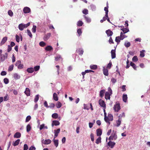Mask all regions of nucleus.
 Instances as JSON below:
<instances>
[{
  "instance_id": "c9c22d12",
  "label": "nucleus",
  "mask_w": 150,
  "mask_h": 150,
  "mask_svg": "<svg viewBox=\"0 0 150 150\" xmlns=\"http://www.w3.org/2000/svg\"><path fill=\"white\" fill-rule=\"evenodd\" d=\"M145 51V50H142V51L140 52V56L141 57H143L144 56V52Z\"/></svg>"
},
{
  "instance_id": "f3484780",
  "label": "nucleus",
  "mask_w": 150,
  "mask_h": 150,
  "mask_svg": "<svg viewBox=\"0 0 150 150\" xmlns=\"http://www.w3.org/2000/svg\"><path fill=\"white\" fill-rule=\"evenodd\" d=\"M24 93L27 95V96H30V91L29 88H26V90L25 91Z\"/></svg>"
},
{
  "instance_id": "f8f14e48",
  "label": "nucleus",
  "mask_w": 150,
  "mask_h": 150,
  "mask_svg": "<svg viewBox=\"0 0 150 150\" xmlns=\"http://www.w3.org/2000/svg\"><path fill=\"white\" fill-rule=\"evenodd\" d=\"M25 28V27L23 23L20 24L18 25V28L20 30H23Z\"/></svg>"
},
{
  "instance_id": "aec40b11",
  "label": "nucleus",
  "mask_w": 150,
  "mask_h": 150,
  "mask_svg": "<svg viewBox=\"0 0 150 150\" xmlns=\"http://www.w3.org/2000/svg\"><path fill=\"white\" fill-rule=\"evenodd\" d=\"M122 119H119L117 120H116V126L117 127H119L121 124V122Z\"/></svg>"
},
{
  "instance_id": "4d7b16f0",
  "label": "nucleus",
  "mask_w": 150,
  "mask_h": 150,
  "mask_svg": "<svg viewBox=\"0 0 150 150\" xmlns=\"http://www.w3.org/2000/svg\"><path fill=\"white\" fill-rule=\"evenodd\" d=\"M132 60L133 61L135 62L138 61V59L137 56H134L132 59Z\"/></svg>"
},
{
  "instance_id": "9d476101",
  "label": "nucleus",
  "mask_w": 150,
  "mask_h": 150,
  "mask_svg": "<svg viewBox=\"0 0 150 150\" xmlns=\"http://www.w3.org/2000/svg\"><path fill=\"white\" fill-rule=\"evenodd\" d=\"M8 57V54L7 53H6L4 55H3L1 57V61H4L6 58H7Z\"/></svg>"
},
{
  "instance_id": "6e6d98bb",
  "label": "nucleus",
  "mask_w": 150,
  "mask_h": 150,
  "mask_svg": "<svg viewBox=\"0 0 150 150\" xmlns=\"http://www.w3.org/2000/svg\"><path fill=\"white\" fill-rule=\"evenodd\" d=\"M31 117L29 115L27 116L26 118L25 122H28L31 119Z\"/></svg>"
},
{
  "instance_id": "a878e982",
  "label": "nucleus",
  "mask_w": 150,
  "mask_h": 150,
  "mask_svg": "<svg viewBox=\"0 0 150 150\" xmlns=\"http://www.w3.org/2000/svg\"><path fill=\"white\" fill-rule=\"evenodd\" d=\"M53 99L56 101H57L58 100V98L57 97V94L56 93H54L53 94Z\"/></svg>"
},
{
  "instance_id": "052dcab7",
  "label": "nucleus",
  "mask_w": 150,
  "mask_h": 150,
  "mask_svg": "<svg viewBox=\"0 0 150 150\" xmlns=\"http://www.w3.org/2000/svg\"><path fill=\"white\" fill-rule=\"evenodd\" d=\"M130 43L129 42H128L127 43H125V46L127 47H129L130 46Z\"/></svg>"
},
{
  "instance_id": "cd10ccee",
  "label": "nucleus",
  "mask_w": 150,
  "mask_h": 150,
  "mask_svg": "<svg viewBox=\"0 0 150 150\" xmlns=\"http://www.w3.org/2000/svg\"><path fill=\"white\" fill-rule=\"evenodd\" d=\"M108 117L109 121H112L113 120V116L111 114H108Z\"/></svg>"
},
{
  "instance_id": "412c9836",
  "label": "nucleus",
  "mask_w": 150,
  "mask_h": 150,
  "mask_svg": "<svg viewBox=\"0 0 150 150\" xmlns=\"http://www.w3.org/2000/svg\"><path fill=\"white\" fill-rule=\"evenodd\" d=\"M53 49L52 47L50 45L47 46L45 48V50L47 51H51Z\"/></svg>"
},
{
  "instance_id": "0e129e2a",
  "label": "nucleus",
  "mask_w": 150,
  "mask_h": 150,
  "mask_svg": "<svg viewBox=\"0 0 150 150\" xmlns=\"http://www.w3.org/2000/svg\"><path fill=\"white\" fill-rule=\"evenodd\" d=\"M112 65V64L111 62H110L107 65V68L109 69H110Z\"/></svg>"
},
{
  "instance_id": "393cba45",
  "label": "nucleus",
  "mask_w": 150,
  "mask_h": 150,
  "mask_svg": "<svg viewBox=\"0 0 150 150\" xmlns=\"http://www.w3.org/2000/svg\"><path fill=\"white\" fill-rule=\"evenodd\" d=\"M13 77L15 79L17 80L19 79L20 76L17 73H15L13 75Z\"/></svg>"
},
{
  "instance_id": "6e6552de",
  "label": "nucleus",
  "mask_w": 150,
  "mask_h": 150,
  "mask_svg": "<svg viewBox=\"0 0 150 150\" xmlns=\"http://www.w3.org/2000/svg\"><path fill=\"white\" fill-rule=\"evenodd\" d=\"M111 94L109 92H106L105 94V98L106 100H110V96Z\"/></svg>"
},
{
  "instance_id": "f704fd0d",
  "label": "nucleus",
  "mask_w": 150,
  "mask_h": 150,
  "mask_svg": "<svg viewBox=\"0 0 150 150\" xmlns=\"http://www.w3.org/2000/svg\"><path fill=\"white\" fill-rule=\"evenodd\" d=\"M125 35L123 34V33L121 32L120 33V35L119 36L120 39L121 40H123L125 37H124Z\"/></svg>"
},
{
  "instance_id": "e433bc0d",
  "label": "nucleus",
  "mask_w": 150,
  "mask_h": 150,
  "mask_svg": "<svg viewBox=\"0 0 150 150\" xmlns=\"http://www.w3.org/2000/svg\"><path fill=\"white\" fill-rule=\"evenodd\" d=\"M121 40L120 39V37L118 36L116 37L115 41L116 42H117V44L120 43Z\"/></svg>"
},
{
  "instance_id": "bf43d9fd",
  "label": "nucleus",
  "mask_w": 150,
  "mask_h": 150,
  "mask_svg": "<svg viewBox=\"0 0 150 150\" xmlns=\"http://www.w3.org/2000/svg\"><path fill=\"white\" fill-rule=\"evenodd\" d=\"M16 41L17 42H19V41H20L19 37L17 35H16Z\"/></svg>"
},
{
  "instance_id": "49530a36",
  "label": "nucleus",
  "mask_w": 150,
  "mask_h": 150,
  "mask_svg": "<svg viewBox=\"0 0 150 150\" xmlns=\"http://www.w3.org/2000/svg\"><path fill=\"white\" fill-rule=\"evenodd\" d=\"M79 55H82L83 52V50L81 49H79Z\"/></svg>"
},
{
  "instance_id": "13d9d810",
  "label": "nucleus",
  "mask_w": 150,
  "mask_h": 150,
  "mask_svg": "<svg viewBox=\"0 0 150 150\" xmlns=\"http://www.w3.org/2000/svg\"><path fill=\"white\" fill-rule=\"evenodd\" d=\"M17 67L19 69H22L23 67V65L21 63L19 65H18Z\"/></svg>"
},
{
  "instance_id": "423d86ee",
  "label": "nucleus",
  "mask_w": 150,
  "mask_h": 150,
  "mask_svg": "<svg viewBox=\"0 0 150 150\" xmlns=\"http://www.w3.org/2000/svg\"><path fill=\"white\" fill-rule=\"evenodd\" d=\"M51 35V34L50 33H48L45 34L44 37V40L45 41L47 40L50 38Z\"/></svg>"
},
{
  "instance_id": "9b49d317",
  "label": "nucleus",
  "mask_w": 150,
  "mask_h": 150,
  "mask_svg": "<svg viewBox=\"0 0 150 150\" xmlns=\"http://www.w3.org/2000/svg\"><path fill=\"white\" fill-rule=\"evenodd\" d=\"M7 38H8L7 37H5L3 38L0 43V45H3L5 43V42L7 41Z\"/></svg>"
},
{
  "instance_id": "dca6fc26",
  "label": "nucleus",
  "mask_w": 150,
  "mask_h": 150,
  "mask_svg": "<svg viewBox=\"0 0 150 150\" xmlns=\"http://www.w3.org/2000/svg\"><path fill=\"white\" fill-rule=\"evenodd\" d=\"M51 142V141L50 139H45L42 143L44 144H50Z\"/></svg>"
},
{
  "instance_id": "c756f323",
  "label": "nucleus",
  "mask_w": 150,
  "mask_h": 150,
  "mask_svg": "<svg viewBox=\"0 0 150 150\" xmlns=\"http://www.w3.org/2000/svg\"><path fill=\"white\" fill-rule=\"evenodd\" d=\"M105 92V90H102L100 91V96L102 98Z\"/></svg>"
},
{
  "instance_id": "7c9ffc66",
  "label": "nucleus",
  "mask_w": 150,
  "mask_h": 150,
  "mask_svg": "<svg viewBox=\"0 0 150 150\" xmlns=\"http://www.w3.org/2000/svg\"><path fill=\"white\" fill-rule=\"evenodd\" d=\"M127 96L126 94L125 95L124 94L122 96V99L123 101L125 102H126L127 101Z\"/></svg>"
},
{
  "instance_id": "20e7f679",
  "label": "nucleus",
  "mask_w": 150,
  "mask_h": 150,
  "mask_svg": "<svg viewBox=\"0 0 150 150\" xmlns=\"http://www.w3.org/2000/svg\"><path fill=\"white\" fill-rule=\"evenodd\" d=\"M99 105L102 107H106V104L105 103L104 101L100 99L99 100Z\"/></svg>"
},
{
  "instance_id": "39448f33",
  "label": "nucleus",
  "mask_w": 150,
  "mask_h": 150,
  "mask_svg": "<svg viewBox=\"0 0 150 150\" xmlns=\"http://www.w3.org/2000/svg\"><path fill=\"white\" fill-rule=\"evenodd\" d=\"M23 11L25 13H29L30 12V8L28 7H25L23 9Z\"/></svg>"
},
{
  "instance_id": "603ef678",
  "label": "nucleus",
  "mask_w": 150,
  "mask_h": 150,
  "mask_svg": "<svg viewBox=\"0 0 150 150\" xmlns=\"http://www.w3.org/2000/svg\"><path fill=\"white\" fill-rule=\"evenodd\" d=\"M8 15L11 17L13 16V13L11 10H9L8 11Z\"/></svg>"
},
{
  "instance_id": "a18cd8bd",
  "label": "nucleus",
  "mask_w": 150,
  "mask_h": 150,
  "mask_svg": "<svg viewBox=\"0 0 150 150\" xmlns=\"http://www.w3.org/2000/svg\"><path fill=\"white\" fill-rule=\"evenodd\" d=\"M39 95H36L35 96V97L34 99V102L35 103L37 102L38 101V100H39Z\"/></svg>"
},
{
  "instance_id": "ddd939ff",
  "label": "nucleus",
  "mask_w": 150,
  "mask_h": 150,
  "mask_svg": "<svg viewBox=\"0 0 150 150\" xmlns=\"http://www.w3.org/2000/svg\"><path fill=\"white\" fill-rule=\"evenodd\" d=\"M106 33L107 34V36L108 37L112 36L113 34L112 32L110 30H106Z\"/></svg>"
},
{
  "instance_id": "c85d7f7f",
  "label": "nucleus",
  "mask_w": 150,
  "mask_h": 150,
  "mask_svg": "<svg viewBox=\"0 0 150 150\" xmlns=\"http://www.w3.org/2000/svg\"><path fill=\"white\" fill-rule=\"evenodd\" d=\"M98 67L96 65H91L90 66V68L93 70L96 69Z\"/></svg>"
},
{
  "instance_id": "6ab92c4d",
  "label": "nucleus",
  "mask_w": 150,
  "mask_h": 150,
  "mask_svg": "<svg viewBox=\"0 0 150 150\" xmlns=\"http://www.w3.org/2000/svg\"><path fill=\"white\" fill-rule=\"evenodd\" d=\"M103 74L105 75L108 76V70L107 69H103Z\"/></svg>"
},
{
  "instance_id": "774afa93",
  "label": "nucleus",
  "mask_w": 150,
  "mask_h": 150,
  "mask_svg": "<svg viewBox=\"0 0 150 150\" xmlns=\"http://www.w3.org/2000/svg\"><path fill=\"white\" fill-rule=\"evenodd\" d=\"M28 149V146L27 144H25L24 145L23 150H27Z\"/></svg>"
},
{
  "instance_id": "864d4df0",
  "label": "nucleus",
  "mask_w": 150,
  "mask_h": 150,
  "mask_svg": "<svg viewBox=\"0 0 150 150\" xmlns=\"http://www.w3.org/2000/svg\"><path fill=\"white\" fill-rule=\"evenodd\" d=\"M36 26L35 25H34L32 28V32L33 33H35L36 31Z\"/></svg>"
},
{
  "instance_id": "0eeeda50",
  "label": "nucleus",
  "mask_w": 150,
  "mask_h": 150,
  "mask_svg": "<svg viewBox=\"0 0 150 150\" xmlns=\"http://www.w3.org/2000/svg\"><path fill=\"white\" fill-rule=\"evenodd\" d=\"M55 60L56 61H61L62 60V58L59 55H57L55 57Z\"/></svg>"
},
{
  "instance_id": "bb28decb",
  "label": "nucleus",
  "mask_w": 150,
  "mask_h": 150,
  "mask_svg": "<svg viewBox=\"0 0 150 150\" xmlns=\"http://www.w3.org/2000/svg\"><path fill=\"white\" fill-rule=\"evenodd\" d=\"M20 141V140L19 139H17L15 142H13V145L14 146L18 145L19 144Z\"/></svg>"
},
{
  "instance_id": "8fccbe9b",
  "label": "nucleus",
  "mask_w": 150,
  "mask_h": 150,
  "mask_svg": "<svg viewBox=\"0 0 150 150\" xmlns=\"http://www.w3.org/2000/svg\"><path fill=\"white\" fill-rule=\"evenodd\" d=\"M77 32L78 34H79V36H80L82 33L81 29L80 28L78 29L77 30Z\"/></svg>"
},
{
  "instance_id": "1a4fd4ad",
  "label": "nucleus",
  "mask_w": 150,
  "mask_h": 150,
  "mask_svg": "<svg viewBox=\"0 0 150 150\" xmlns=\"http://www.w3.org/2000/svg\"><path fill=\"white\" fill-rule=\"evenodd\" d=\"M111 52L112 59L115 58L116 57L115 49V50H112Z\"/></svg>"
},
{
  "instance_id": "58836bf2",
  "label": "nucleus",
  "mask_w": 150,
  "mask_h": 150,
  "mask_svg": "<svg viewBox=\"0 0 150 150\" xmlns=\"http://www.w3.org/2000/svg\"><path fill=\"white\" fill-rule=\"evenodd\" d=\"M60 128H59L57 130H54V134L58 136V134L59 133V132H60Z\"/></svg>"
},
{
  "instance_id": "4468645a",
  "label": "nucleus",
  "mask_w": 150,
  "mask_h": 150,
  "mask_svg": "<svg viewBox=\"0 0 150 150\" xmlns=\"http://www.w3.org/2000/svg\"><path fill=\"white\" fill-rule=\"evenodd\" d=\"M102 133V130L100 129H98L96 130L97 135L98 136H100Z\"/></svg>"
},
{
  "instance_id": "3c124183",
  "label": "nucleus",
  "mask_w": 150,
  "mask_h": 150,
  "mask_svg": "<svg viewBox=\"0 0 150 150\" xmlns=\"http://www.w3.org/2000/svg\"><path fill=\"white\" fill-rule=\"evenodd\" d=\"M129 29H128L127 28H124V29H123V30H122L123 32V33H124V34H125L127 32H128L129 31Z\"/></svg>"
},
{
  "instance_id": "a211bd4d",
  "label": "nucleus",
  "mask_w": 150,
  "mask_h": 150,
  "mask_svg": "<svg viewBox=\"0 0 150 150\" xmlns=\"http://www.w3.org/2000/svg\"><path fill=\"white\" fill-rule=\"evenodd\" d=\"M60 123L58 121L54 120L52 121V125L53 126L54 125L55 126H57L59 125Z\"/></svg>"
},
{
  "instance_id": "4c0bfd02",
  "label": "nucleus",
  "mask_w": 150,
  "mask_h": 150,
  "mask_svg": "<svg viewBox=\"0 0 150 150\" xmlns=\"http://www.w3.org/2000/svg\"><path fill=\"white\" fill-rule=\"evenodd\" d=\"M27 131L28 132H29L31 130V127L30 125L28 124L26 127Z\"/></svg>"
},
{
  "instance_id": "c03bdc74",
  "label": "nucleus",
  "mask_w": 150,
  "mask_h": 150,
  "mask_svg": "<svg viewBox=\"0 0 150 150\" xmlns=\"http://www.w3.org/2000/svg\"><path fill=\"white\" fill-rule=\"evenodd\" d=\"M125 116V115L124 112H123L122 114H120L119 115L118 118L119 119H121L122 117H124Z\"/></svg>"
},
{
  "instance_id": "79ce46f5",
  "label": "nucleus",
  "mask_w": 150,
  "mask_h": 150,
  "mask_svg": "<svg viewBox=\"0 0 150 150\" xmlns=\"http://www.w3.org/2000/svg\"><path fill=\"white\" fill-rule=\"evenodd\" d=\"M39 45L41 47H43L46 45V44L43 41H41L39 43Z\"/></svg>"
},
{
  "instance_id": "f03ea898",
  "label": "nucleus",
  "mask_w": 150,
  "mask_h": 150,
  "mask_svg": "<svg viewBox=\"0 0 150 150\" xmlns=\"http://www.w3.org/2000/svg\"><path fill=\"white\" fill-rule=\"evenodd\" d=\"M114 108L115 112H118L120 109V104L119 103H117L115 105Z\"/></svg>"
},
{
  "instance_id": "37998d69",
  "label": "nucleus",
  "mask_w": 150,
  "mask_h": 150,
  "mask_svg": "<svg viewBox=\"0 0 150 150\" xmlns=\"http://www.w3.org/2000/svg\"><path fill=\"white\" fill-rule=\"evenodd\" d=\"M40 66L38 65V66H35L34 67V68H33V69H34V71L35 70V71H37L39 70V69H40Z\"/></svg>"
},
{
  "instance_id": "5fc2aeb1",
  "label": "nucleus",
  "mask_w": 150,
  "mask_h": 150,
  "mask_svg": "<svg viewBox=\"0 0 150 150\" xmlns=\"http://www.w3.org/2000/svg\"><path fill=\"white\" fill-rule=\"evenodd\" d=\"M83 13L84 14L86 15L88 13V11L86 9H84L83 11Z\"/></svg>"
},
{
  "instance_id": "de8ad7c7",
  "label": "nucleus",
  "mask_w": 150,
  "mask_h": 150,
  "mask_svg": "<svg viewBox=\"0 0 150 150\" xmlns=\"http://www.w3.org/2000/svg\"><path fill=\"white\" fill-rule=\"evenodd\" d=\"M13 69V65L11 64L9 66L8 68V70L9 71H12Z\"/></svg>"
},
{
  "instance_id": "a19ab883",
  "label": "nucleus",
  "mask_w": 150,
  "mask_h": 150,
  "mask_svg": "<svg viewBox=\"0 0 150 150\" xmlns=\"http://www.w3.org/2000/svg\"><path fill=\"white\" fill-rule=\"evenodd\" d=\"M101 142V138L100 137H99L96 140V144H98Z\"/></svg>"
},
{
  "instance_id": "69168bd1",
  "label": "nucleus",
  "mask_w": 150,
  "mask_h": 150,
  "mask_svg": "<svg viewBox=\"0 0 150 150\" xmlns=\"http://www.w3.org/2000/svg\"><path fill=\"white\" fill-rule=\"evenodd\" d=\"M55 106V105L53 103H50V105L49 106V108H54Z\"/></svg>"
},
{
  "instance_id": "4be33fe9",
  "label": "nucleus",
  "mask_w": 150,
  "mask_h": 150,
  "mask_svg": "<svg viewBox=\"0 0 150 150\" xmlns=\"http://www.w3.org/2000/svg\"><path fill=\"white\" fill-rule=\"evenodd\" d=\"M83 16L84 17L87 23H89L91 22V20L90 18L86 16L85 15H84Z\"/></svg>"
},
{
  "instance_id": "f257e3e1",
  "label": "nucleus",
  "mask_w": 150,
  "mask_h": 150,
  "mask_svg": "<svg viewBox=\"0 0 150 150\" xmlns=\"http://www.w3.org/2000/svg\"><path fill=\"white\" fill-rule=\"evenodd\" d=\"M117 138V135L114 130L113 132L112 133L111 136L109 138V140H115Z\"/></svg>"
},
{
  "instance_id": "2f4dec72",
  "label": "nucleus",
  "mask_w": 150,
  "mask_h": 150,
  "mask_svg": "<svg viewBox=\"0 0 150 150\" xmlns=\"http://www.w3.org/2000/svg\"><path fill=\"white\" fill-rule=\"evenodd\" d=\"M56 105L57 108H59L61 107L62 104L60 102L58 101L57 102V104Z\"/></svg>"
},
{
  "instance_id": "2eb2a0df",
  "label": "nucleus",
  "mask_w": 150,
  "mask_h": 150,
  "mask_svg": "<svg viewBox=\"0 0 150 150\" xmlns=\"http://www.w3.org/2000/svg\"><path fill=\"white\" fill-rule=\"evenodd\" d=\"M21 136V134L19 132H17L15 133L14 135V137L15 138H19Z\"/></svg>"
},
{
  "instance_id": "680f3d73",
  "label": "nucleus",
  "mask_w": 150,
  "mask_h": 150,
  "mask_svg": "<svg viewBox=\"0 0 150 150\" xmlns=\"http://www.w3.org/2000/svg\"><path fill=\"white\" fill-rule=\"evenodd\" d=\"M104 120L106 122H108L109 123V124L110 123L109 120H108V116L107 117V116H106L105 117Z\"/></svg>"
},
{
  "instance_id": "ea45409f",
  "label": "nucleus",
  "mask_w": 150,
  "mask_h": 150,
  "mask_svg": "<svg viewBox=\"0 0 150 150\" xmlns=\"http://www.w3.org/2000/svg\"><path fill=\"white\" fill-rule=\"evenodd\" d=\"M83 24V23L81 21H79L77 22V25L79 26H81Z\"/></svg>"
},
{
  "instance_id": "72a5a7b5",
  "label": "nucleus",
  "mask_w": 150,
  "mask_h": 150,
  "mask_svg": "<svg viewBox=\"0 0 150 150\" xmlns=\"http://www.w3.org/2000/svg\"><path fill=\"white\" fill-rule=\"evenodd\" d=\"M130 65L132 67L134 68V70H136L137 67H136V65L134 63L132 62H130Z\"/></svg>"
},
{
  "instance_id": "b1692460",
  "label": "nucleus",
  "mask_w": 150,
  "mask_h": 150,
  "mask_svg": "<svg viewBox=\"0 0 150 150\" xmlns=\"http://www.w3.org/2000/svg\"><path fill=\"white\" fill-rule=\"evenodd\" d=\"M27 71L29 73H32L34 71V69L33 67H30L28 68Z\"/></svg>"
},
{
  "instance_id": "e2e57ef3",
  "label": "nucleus",
  "mask_w": 150,
  "mask_h": 150,
  "mask_svg": "<svg viewBox=\"0 0 150 150\" xmlns=\"http://www.w3.org/2000/svg\"><path fill=\"white\" fill-rule=\"evenodd\" d=\"M4 83L6 84H8L9 82V81L8 79L7 78H5L4 79Z\"/></svg>"
},
{
  "instance_id": "09e8293b",
  "label": "nucleus",
  "mask_w": 150,
  "mask_h": 150,
  "mask_svg": "<svg viewBox=\"0 0 150 150\" xmlns=\"http://www.w3.org/2000/svg\"><path fill=\"white\" fill-rule=\"evenodd\" d=\"M27 34L31 38H32V35L30 31L29 30H27Z\"/></svg>"
},
{
  "instance_id": "338daca9",
  "label": "nucleus",
  "mask_w": 150,
  "mask_h": 150,
  "mask_svg": "<svg viewBox=\"0 0 150 150\" xmlns=\"http://www.w3.org/2000/svg\"><path fill=\"white\" fill-rule=\"evenodd\" d=\"M12 50V47H11L10 45H8V49H7V52H10Z\"/></svg>"
},
{
  "instance_id": "5701e85b",
  "label": "nucleus",
  "mask_w": 150,
  "mask_h": 150,
  "mask_svg": "<svg viewBox=\"0 0 150 150\" xmlns=\"http://www.w3.org/2000/svg\"><path fill=\"white\" fill-rule=\"evenodd\" d=\"M55 146L57 147L58 145V140L54 139L53 140Z\"/></svg>"
},
{
  "instance_id": "7ed1b4c3",
  "label": "nucleus",
  "mask_w": 150,
  "mask_h": 150,
  "mask_svg": "<svg viewBox=\"0 0 150 150\" xmlns=\"http://www.w3.org/2000/svg\"><path fill=\"white\" fill-rule=\"evenodd\" d=\"M111 140H110L108 143V145L111 148H113L115 145V143L113 142H112Z\"/></svg>"
},
{
  "instance_id": "473e14b6",
  "label": "nucleus",
  "mask_w": 150,
  "mask_h": 150,
  "mask_svg": "<svg viewBox=\"0 0 150 150\" xmlns=\"http://www.w3.org/2000/svg\"><path fill=\"white\" fill-rule=\"evenodd\" d=\"M58 114L57 113H54L52 115V117L54 119H57L58 117Z\"/></svg>"
}]
</instances>
